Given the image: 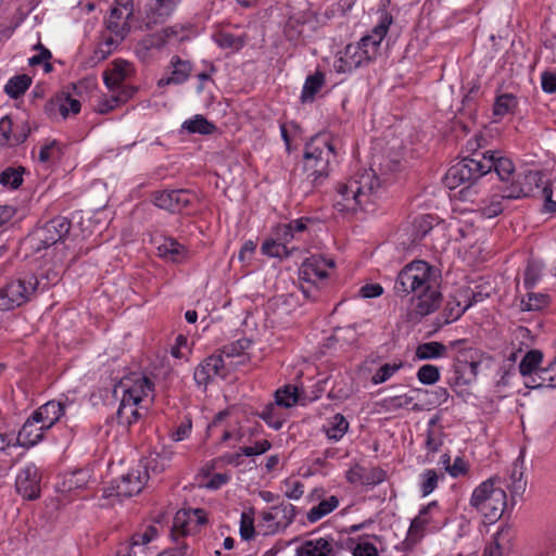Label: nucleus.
<instances>
[{
	"label": "nucleus",
	"instance_id": "1",
	"mask_svg": "<svg viewBox=\"0 0 556 556\" xmlns=\"http://www.w3.org/2000/svg\"><path fill=\"white\" fill-rule=\"evenodd\" d=\"M484 164L486 175L494 172L500 180L496 191L502 199L518 200L532 197L534 189L542 184L543 173L540 170H526L516 173L511 159L501 151H485Z\"/></svg>",
	"mask_w": 556,
	"mask_h": 556
},
{
	"label": "nucleus",
	"instance_id": "2",
	"mask_svg": "<svg viewBox=\"0 0 556 556\" xmlns=\"http://www.w3.org/2000/svg\"><path fill=\"white\" fill-rule=\"evenodd\" d=\"M337 157L333 139L328 132H318L311 137L304 146L303 173L305 179L316 187L324 182L330 174V164Z\"/></svg>",
	"mask_w": 556,
	"mask_h": 556
},
{
	"label": "nucleus",
	"instance_id": "3",
	"mask_svg": "<svg viewBox=\"0 0 556 556\" xmlns=\"http://www.w3.org/2000/svg\"><path fill=\"white\" fill-rule=\"evenodd\" d=\"M450 350L455 351L453 358V375L447 384L458 394L457 388L472 383L478 374L485 353L470 345L468 339H458L450 342Z\"/></svg>",
	"mask_w": 556,
	"mask_h": 556
},
{
	"label": "nucleus",
	"instance_id": "4",
	"mask_svg": "<svg viewBox=\"0 0 556 556\" xmlns=\"http://www.w3.org/2000/svg\"><path fill=\"white\" fill-rule=\"evenodd\" d=\"M470 505L483 516L488 523H494L501 519L507 507V495L501 485V478L494 476L480 483L472 492Z\"/></svg>",
	"mask_w": 556,
	"mask_h": 556
},
{
	"label": "nucleus",
	"instance_id": "5",
	"mask_svg": "<svg viewBox=\"0 0 556 556\" xmlns=\"http://www.w3.org/2000/svg\"><path fill=\"white\" fill-rule=\"evenodd\" d=\"M50 282L42 283L35 274H23L11 278L0 288V311H12L36 298L38 291H46Z\"/></svg>",
	"mask_w": 556,
	"mask_h": 556
},
{
	"label": "nucleus",
	"instance_id": "6",
	"mask_svg": "<svg viewBox=\"0 0 556 556\" xmlns=\"http://www.w3.org/2000/svg\"><path fill=\"white\" fill-rule=\"evenodd\" d=\"M434 268L428 262L417 260L405 265L395 279L394 291L399 296L414 295L432 285Z\"/></svg>",
	"mask_w": 556,
	"mask_h": 556
},
{
	"label": "nucleus",
	"instance_id": "7",
	"mask_svg": "<svg viewBox=\"0 0 556 556\" xmlns=\"http://www.w3.org/2000/svg\"><path fill=\"white\" fill-rule=\"evenodd\" d=\"M72 222L65 216H55L35 229L27 236L26 242L34 253H40L58 242H63L70 235Z\"/></svg>",
	"mask_w": 556,
	"mask_h": 556
},
{
	"label": "nucleus",
	"instance_id": "8",
	"mask_svg": "<svg viewBox=\"0 0 556 556\" xmlns=\"http://www.w3.org/2000/svg\"><path fill=\"white\" fill-rule=\"evenodd\" d=\"M380 176L374 168L365 170L358 177L350 179L346 184L338 187V192L345 201L352 199L356 205L362 206L371 201V197L379 193L383 189Z\"/></svg>",
	"mask_w": 556,
	"mask_h": 556
},
{
	"label": "nucleus",
	"instance_id": "9",
	"mask_svg": "<svg viewBox=\"0 0 556 556\" xmlns=\"http://www.w3.org/2000/svg\"><path fill=\"white\" fill-rule=\"evenodd\" d=\"M485 175L484 153H475L452 165L444 176V184L448 189L465 184L471 186Z\"/></svg>",
	"mask_w": 556,
	"mask_h": 556
},
{
	"label": "nucleus",
	"instance_id": "10",
	"mask_svg": "<svg viewBox=\"0 0 556 556\" xmlns=\"http://www.w3.org/2000/svg\"><path fill=\"white\" fill-rule=\"evenodd\" d=\"M31 127L28 119L23 121L14 127L11 115L0 118V152L15 149L25 143L31 135Z\"/></svg>",
	"mask_w": 556,
	"mask_h": 556
},
{
	"label": "nucleus",
	"instance_id": "11",
	"mask_svg": "<svg viewBox=\"0 0 556 556\" xmlns=\"http://www.w3.org/2000/svg\"><path fill=\"white\" fill-rule=\"evenodd\" d=\"M191 195L188 189L159 190L152 192L151 201L159 208L176 214L192 204Z\"/></svg>",
	"mask_w": 556,
	"mask_h": 556
},
{
	"label": "nucleus",
	"instance_id": "12",
	"mask_svg": "<svg viewBox=\"0 0 556 556\" xmlns=\"http://www.w3.org/2000/svg\"><path fill=\"white\" fill-rule=\"evenodd\" d=\"M154 391V382L146 377L141 376L134 381V384L125 389L121 404L116 412L117 421H124L125 410L137 406L144 396H148L150 392Z\"/></svg>",
	"mask_w": 556,
	"mask_h": 556
},
{
	"label": "nucleus",
	"instance_id": "13",
	"mask_svg": "<svg viewBox=\"0 0 556 556\" xmlns=\"http://www.w3.org/2000/svg\"><path fill=\"white\" fill-rule=\"evenodd\" d=\"M442 301L443 295L433 282L427 290H421L413 296L414 308L409 314L410 319L420 320L422 317L432 314L441 306Z\"/></svg>",
	"mask_w": 556,
	"mask_h": 556
},
{
	"label": "nucleus",
	"instance_id": "14",
	"mask_svg": "<svg viewBox=\"0 0 556 556\" xmlns=\"http://www.w3.org/2000/svg\"><path fill=\"white\" fill-rule=\"evenodd\" d=\"M148 482V475L138 465L112 482V489L118 497H131L142 491Z\"/></svg>",
	"mask_w": 556,
	"mask_h": 556
},
{
	"label": "nucleus",
	"instance_id": "15",
	"mask_svg": "<svg viewBox=\"0 0 556 556\" xmlns=\"http://www.w3.org/2000/svg\"><path fill=\"white\" fill-rule=\"evenodd\" d=\"M40 481L41 475L39 469L34 464H29L22 469L16 477V492L22 495L24 500H37L40 496Z\"/></svg>",
	"mask_w": 556,
	"mask_h": 556
},
{
	"label": "nucleus",
	"instance_id": "16",
	"mask_svg": "<svg viewBox=\"0 0 556 556\" xmlns=\"http://www.w3.org/2000/svg\"><path fill=\"white\" fill-rule=\"evenodd\" d=\"M387 471L381 467L366 468L355 464L345 472V479L351 484H359L372 489L387 479Z\"/></svg>",
	"mask_w": 556,
	"mask_h": 556
},
{
	"label": "nucleus",
	"instance_id": "17",
	"mask_svg": "<svg viewBox=\"0 0 556 556\" xmlns=\"http://www.w3.org/2000/svg\"><path fill=\"white\" fill-rule=\"evenodd\" d=\"M225 377V363L222 354H212L195 368L193 378L197 384L206 387L215 377Z\"/></svg>",
	"mask_w": 556,
	"mask_h": 556
},
{
	"label": "nucleus",
	"instance_id": "18",
	"mask_svg": "<svg viewBox=\"0 0 556 556\" xmlns=\"http://www.w3.org/2000/svg\"><path fill=\"white\" fill-rule=\"evenodd\" d=\"M91 473L87 468L65 472L62 476V480L58 482L56 490L68 496L79 494L83 490L88 488Z\"/></svg>",
	"mask_w": 556,
	"mask_h": 556
},
{
	"label": "nucleus",
	"instance_id": "19",
	"mask_svg": "<svg viewBox=\"0 0 556 556\" xmlns=\"http://www.w3.org/2000/svg\"><path fill=\"white\" fill-rule=\"evenodd\" d=\"M47 430L49 429L45 428V425L40 424V421L31 420L30 415L18 431L14 445L26 448L35 446L43 440Z\"/></svg>",
	"mask_w": 556,
	"mask_h": 556
},
{
	"label": "nucleus",
	"instance_id": "20",
	"mask_svg": "<svg viewBox=\"0 0 556 556\" xmlns=\"http://www.w3.org/2000/svg\"><path fill=\"white\" fill-rule=\"evenodd\" d=\"M65 406L58 401H48L31 413V420H38L51 429L64 415Z\"/></svg>",
	"mask_w": 556,
	"mask_h": 556
},
{
	"label": "nucleus",
	"instance_id": "21",
	"mask_svg": "<svg viewBox=\"0 0 556 556\" xmlns=\"http://www.w3.org/2000/svg\"><path fill=\"white\" fill-rule=\"evenodd\" d=\"M439 511L440 505L438 501H432L428 503L426 506H424L419 510L418 515L412 520L407 533L408 536L414 538L417 541H420L425 535L426 528L429 527L432 522H434V519L432 517H429V519H424V516Z\"/></svg>",
	"mask_w": 556,
	"mask_h": 556
},
{
	"label": "nucleus",
	"instance_id": "22",
	"mask_svg": "<svg viewBox=\"0 0 556 556\" xmlns=\"http://www.w3.org/2000/svg\"><path fill=\"white\" fill-rule=\"evenodd\" d=\"M471 306V303L463 304L456 296H451L446 302L441 316H438L433 323V332L438 331L444 325H448L459 319L463 314Z\"/></svg>",
	"mask_w": 556,
	"mask_h": 556
},
{
	"label": "nucleus",
	"instance_id": "23",
	"mask_svg": "<svg viewBox=\"0 0 556 556\" xmlns=\"http://www.w3.org/2000/svg\"><path fill=\"white\" fill-rule=\"evenodd\" d=\"M326 258L318 255H312L302 263L299 275L300 278L307 282H316L328 277L325 269Z\"/></svg>",
	"mask_w": 556,
	"mask_h": 556
},
{
	"label": "nucleus",
	"instance_id": "24",
	"mask_svg": "<svg viewBox=\"0 0 556 556\" xmlns=\"http://www.w3.org/2000/svg\"><path fill=\"white\" fill-rule=\"evenodd\" d=\"M334 555L333 539L319 538L306 540L295 549V556H332Z\"/></svg>",
	"mask_w": 556,
	"mask_h": 556
},
{
	"label": "nucleus",
	"instance_id": "25",
	"mask_svg": "<svg viewBox=\"0 0 556 556\" xmlns=\"http://www.w3.org/2000/svg\"><path fill=\"white\" fill-rule=\"evenodd\" d=\"M170 64L174 67L170 76L161 78L157 83L159 87L180 85L189 79L193 68L190 61L182 60L180 56L174 55L170 60Z\"/></svg>",
	"mask_w": 556,
	"mask_h": 556
},
{
	"label": "nucleus",
	"instance_id": "26",
	"mask_svg": "<svg viewBox=\"0 0 556 556\" xmlns=\"http://www.w3.org/2000/svg\"><path fill=\"white\" fill-rule=\"evenodd\" d=\"M159 255L167 262L184 263L188 257V250L174 238H165L157 247Z\"/></svg>",
	"mask_w": 556,
	"mask_h": 556
},
{
	"label": "nucleus",
	"instance_id": "27",
	"mask_svg": "<svg viewBox=\"0 0 556 556\" xmlns=\"http://www.w3.org/2000/svg\"><path fill=\"white\" fill-rule=\"evenodd\" d=\"M526 387L531 389L556 388V364L552 362L547 367L539 368L529 377Z\"/></svg>",
	"mask_w": 556,
	"mask_h": 556
},
{
	"label": "nucleus",
	"instance_id": "28",
	"mask_svg": "<svg viewBox=\"0 0 556 556\" xmlns=\"http://www.w3.org/2000/svg\"><path fill=\"white\" fill-rule=\"evenodd\" d=\"M391 5V0H380L378 5L377 13L379 14V20L377 25L372 27L374 37H378V39H384L390 26L394 22V17L392 13L389 11Z\"/></svg>",
	"mask_w": 556,
	"mask_h": 556
},
{
	"label": "nucleus",
	"instance_id": "29",
	"mask_svg": "<svg viewBox=\"0 0 556 556\" xmlns=\"http://www.w3.org/2000/svg\"><path fill=\"white\" fill-rule=\"evenodd\" d=\"M450 350V343L444 344L439 341L420 343L415 351V357L420 361L435 359L445 357Z\"/></svg>",
	"mask_w": 556,
	"mask_h": 556
},
{
	"label": "nucleus",
	"instance_id": "30",
	"mask_svg": "<svg viewBox=\"0 0 556 556\" xmlns=\"http://www.w3.org/2000/svg\"><path fill=\"white\" fill-rule=\"evenodd\" d=\"M129 63L124 60H116L113 62V68L105 72L103 75L104 85L110 90H116L121 87L125 78L128 76Z\"/></svg>",
	"mask_w": 556,
	"mask_h": 556
},
{
	"label": "nucleus",
	"instance_id": "31",
	"mask_svg": "<svg viewBox=\"0 0 556 556\" xmlns=\"http://www.w3.org/2000/svg\"><path fill=\"white\" fill-rule=\"evenodd\" d=\"M518 98L513 93H502L495 97L492 113L496 119L505 115L515 114L518 108Z\"/></svg>",
	"mask_w": 556,
	"mask_h": 556
},
{
	"label": "nucleus",
	"instance_id": "32",
	"mask_svg": "<svg viewBox=\"0 0 556 556\" xmlns=\"http://www.w3.org/2000/svg\"><path fill=\"white\" fill-rule=\"evenodd\" d=\"M325 81L326 76L321 71H316L313 75H308L305 79L301 93L302 103L313 102L315 100V96L325 85Z\"/></svg>",
	"mask_w": 556,
	"mask_h": 556
},
{
	"label": "nucleus",
	"instance_id": "33",
	"mask_svg": "<svg viewBox=\"0 0 556 556\" xmlns=\"http://www.w3.org/2000/svg\"><path fill=\"white\" fill-rule=\"evenodd\" d=\"M403 170V164L400 160L384 157L379 163L377 175L380 176V181L386 188L388 185L395 180L397 174Z\"/></svg>",
	"mask_w": 556,
	"mask_h": 556
},
{
	"label": "nucleus",
	"instance_id": "34",
	"mask_svg": "<svg viewBox=\"0 0 556 556\" xmlns=\"http://www.w3.org/2000/svg\"><path fill=\"white\" fill-rule=\"evenodd\" d=\"M191 516L194 518L197 525L203 526L208 522L206 513L203 508H194L189 510L180 509L175 515L174 528H181V530L186 534L187 519L191 520Z\"/></svg>",
	"mask_w": 556,
	"mask_h": 556
},
{
	"label": "nucleus",
	"instance_id": "35",
	"mask_svg": "<svg viewBox=\"0 0 556 556\" xmlns=\"http://www.w3.org/2000/svg\"><path fill=\"white\" fill-rule=\"evenodd\" d=\"M168 462L169 459L165 455L154 453L141 458L138 463V467L147 472L149 479L150 473L159 475L163 472L168 466Z\"/></svg>",
	"mask_w": 556,
	"mask_h": 556
},
{
	"label": "nucleus",
	"instance_id": "36",
	"mask_svg": "<svg viewBox=\"0 0 556 556\" xmlns=\"http://www.w3.org/2000/svg\"><path fill=\"white\" fill-rule=\"evenodd\" d=\"M31 77L20 74L11 77L4 86V92L13 100L21 98L31 85Z\"/></svg>",
	"mask_w": 556,
	"mask_h": 556
},
{
	"label": "nucleus",
	"instance_id": "37",
	"mask_svg": "<svg viewBox=\"0 0 556 556\" xmlns=\"http://www.w3.org/2000/svg\"><path fill=\"white\" fill-rule=\"evenodd\" d=\"M344 54L349 62L354 63V70L368 65L374 61V52H369V49L354 46V43L346 45Z\"/></svg>",
	"mask_w": 556,
	"mask_h": 556
},
{
	"label": "nucleus",
	"instance_id": "38",
	"mask_svg": "<svg viewBox=\"0 0 556 556\" xmlns=\"http://www.w3.org/2000/svg\"><path fill=\"white\" fill-rule=\"evenodd\" d=\"M176 0H155L153 7L147 12V17L153 24L163 23L176 7Z\"/></svg>",
	"mask_w": 556,
	"mask_h": 556
},
{
	"label": "nucleus",
	"instance_id": "39",
	"mask_svg": "<svg viewBox=\"0 0 556 556\" xmlns=\"http://www.w3.org/2000/svg\"><path fill=\"white\" fill-rule=\"evenodd\" d=\"M123 18V11L119 8H112L110 16L106 21V28L110 30L112 35H115L119 38H125L130 30L127 21H124L122 23Z\"/></svg>",
	"mask_w": 556,
	"mask_h": 556
},
{
	"label": "nucleus",
	"instance_id": "40",
	"mask_svg": "<svg viewBox=\"0 0 556 556\" xmlns=\"http://www.w3.org/2000/svg\"><path fill=\"white\" fill-rule=\"evenodd\" d=\"M25 173L26 168L22 165L16 167L9 166L0 173V185L16 190L23 185Z\"/></svg>",
	"mask_w": 556,
	"mask_h": 556
},
{
	"label": "nucleus",
	"instance_id": "41",
	"mask_svg": "<svg viewBox=\"0 0 556 556\" xmlns=\"http://www.w3.org/2000/svg\"><path fill=\"white\" fill-rule=\"evenodd\" d=\"M551 304V296L547 293H535L528 290L526 296L521 299L520 307L526 312H536L547 307Z\"/></svg>",
	"mask_w": 556,
	"mask_h": 556
},
{
	"label": "nucleus",
	"instance_id": "42",
	"mask_svg": "<svg viewBox=\"0 0 556 556\" xmlns=\"http://www.w3.org/2000/svg\"><path fill=\"white\" fill-rule=\"evenodd\" d=\"M182 129L189 134L211 135L216 131L217 127L203 115H195L193 118L185 121Z\"/></svg>",
	"mask_w": 556,
	"mask_h": 556
},
{
	"label": "nucleus",
	"instance_id": "43",
	"mask_svg": "<svg viewBox=\"0 0 556 556\" xmlns=\"http://www.w3.org/2000/svg\"><path fill=\"white\" fill-rule=\"evenodd\" d=\"M339 506V498L334 495H331L327 500H323L316 506L312 507L307 513V520L311 523H314L332 513Z\"/></svg>",
	"mask_w": 556,
	"mask_h": 556
},
{
	"label": "nucleus",
	"instance_id": "44",
	"mask_svg": "<svg viewBox=\"0 0 556 556\" xmlns=\"http://www.w3.org/2000/svg\"><path fill=\"white\" fill-rule=\"evenodd\" d=\"M480 97L481 96L466 92L462 99V106L458 110V114L472 125L477 123Z\"/></svg>",
	"mask_w": 556,
	"mask_h": 556
},
{
	"label": "nucleus",
	"instance_id": "45",
	"mask_svg": "<svg viewBox=\"0 0 556 556\" xmlns=\"http://www.w3.org/2000/svg\"><path fill=\"white\" fill-rule=\"evenodd\" d=\"M543 359V353L540 350H530L522 357L519 364V372L523 377H530L540 367Z\"/></svg>",
	"mask_w": 556,
	"mask_h": 556
},
{
	"label": "nucleus",
	"instance_id": "46",
	"mask_svg": "<svg viewBox=\"0 0 556 556\" xmlns=\"http://www.w3.org/2000/svg\"><path fill=\"white\" fill-rule=\"evenodd\" d=\"M277 406L276 401L269 402L261 413H255L254 415L263 419L270 428L279 430L285 420L281 412L277 409Z\"/></svg>",
	"mask_w": 556,
	"mask_h": 556
},
{
	"label": "nucleus",
	"instance_id": "47",
	"mask_svg": "<svg viewBox=\"0 0 556 556\" xmlns=\"http://www.w3.org/2000/svg\"><path fill=\"white\" fill-rule=\"evenodd\" d=\"M276 404L280 407L290 408L299 401V389L293 384H286L275 391Z\"/></svg>",
	"mask_w": 556,
	"mask_h": 556
},
{
	"label": "nucleus",
	"instance_id": "48",
	"mask_svg": "<svg viewBox=\"0 0 556 556\" xmlns=\"http://www.w3.org/2000/svg\"><path fill=\"white\" fill-rule=\"evenodd\" d=\"M214 41L222 49L241 50L247 42L245 36H236L228 31H218L214 35Z\"/></svg>",
	"mask_w": 556,
	"mask_h": 556
},
{
	"label": "nucleus",
	"instance_id": "49",
	"mask_svg": "<svg viewBox=\"0 0 556 556\" xmlns=\"http://www.w3.org/2000/svg\"><path fill=\"white\" fill-rule=\"evenodd\" d=\"M261 251L266 256L278 257L280 260L288 258L292 253V250L283 245L275 237L266 239L262 243Z\"/></svg>",
	"mask_w": 556,
	"mask_h": 556
},
{
	"label": "nucleus",
	"instance_id": "50",
	"mask_svg": "<svg viewBox=\"0 0 556 556\" xmlns=\"http://www.w3.org/2000/svg\"><path fill=\"white\" fill-rule=\"evenodd\" d=\"M349 421L346 418L337 413L330 420V426L326 429V435L329 440L339 441L349 430Z\"/></svg>",
	"mask_w": 556,
	"mask_h": 556
},
{
	"label": "nucleus",
	"instance_id": "51",
	"mask_svg": "<svg viewBox=\"0 0 556 556\" xmlns=\"http://www.w3.org/2000/svg\"><path fill=\"white\" fill-rule=\"evenodd\" d=\"M416 377L420 383L433 386L440 380V368L432 364L422 365L418 368Z\"/></svg>",
	"mask_w": 556,
	"mask_h": 556
},
{
	"label": "nucleus",
	"instance_id": "52",
	"mask_svg": "<svg viewBox=\"0 0 556 556\" xmlns=\"http://www.w3.org/2000/svg\"><path fill=\"white\" fill-rule=\"evenodd\" d=\"M439 478H444V473L438 472L434 469H427L421 475V483H420V492L422 496H428L431 494L438 486Z\"/></svg>",
	"mask_w": 556,
	"mask_h": 556
},
{
	"label": "nucleus",
	"instance_id": "53",
	"mask_svg": "<svg viewBox=\"0 0 556 556\" xmlns=\"http://www.w3.org/2000/svg\"><path fill=\"white\" fill-rule=\"evenodd\" d=\"M435 217L426 214L414 220V238L415 240H422L433 228Z\"/></svg>",
	"mask_w": 556,
	"mask_h": 556
},
{
	"label": "nucleus",
	"instance_id": "54",
	"mask_svg": "<svg viewBox=\"0 0 556 556\" xmlns=\"http://www.w3.org/2000/svg\"><path fill=\"white\" fill-rule=\"evenodd\" d=\"M414 401L413 396L409 395H396L386 397L381 401V407L387 412H394L401 408L408 407Z\"/></svg>",
	"mask_w": 556,
	"mask_h": 556
},
{
	"label": "nucleus",
	"instance_id": "55",
	"mask_svg": "<svg viewBox=\"0 0 556 556\" xmlns=\"http://www.w3.org/2000/svg\"><path fill=\"white\" fill-rule=\"evenodd\" d=\"M62 154L63 151L61 143L58 140L53 139L49 143H46L40 148L38 159L40 163H48L54 157L60 159Z\"/></svg>",
	"mask_w": 556,
	"mask_h": 556
},
{
	"label": "nucleus",
	"instance_id": "56",
	"mask_svg": "<svg viewBox=\"0 0 556 556\" xmlns=\"http://www.w3.org/2000/svg\"><path fill=\"white\" fill-rule=\"evenodd\" d=\"M304 24H305V21H304L303 15L302 16H298V15L289 16V18L287 20L285 27H283L285 36L289 40L298 39L302 34L301 27Z\"/></svg>",
	"mask_w": 556,
	"mask_h": 556
},
{
	"label": "nucleus",
	"instance_id": "57",
	"mask_svg": "<svg viewBox=\"0 0 556 556\" xmlns=\"http://www.w3.org/2000/svg\"><path fill=\"white\" fill-rule=\"evenodd\" d=\"M403 363H386L383 364L371 377V382L374 384H380L390 379L400 368H402Z\"/></svg>",
	"mask_w": 556,
	"mask_h": 556
},
{
	"label": "nucleus",
	"instance_id": "58",
	"mask_svg": "<svg viewBox=\"0 0 556 556\" xmlns=\"http://www.w3.org/2000/svg\"><path fill=\"white\" fill-rule=\"evenodd\" d=\"M536 189H541L540 194H541V198L544 199V204H543L542 211L544 213L555 214L556 213V201H554L552 199V197H553L552 181H549V180H547L546 182L542 181L540 187L535 188L534 190H536Z\"/></svg>",
	"mask_w": 556,
	"mask_h": 556
},
{
	"label": "nucleus",
	"instance_id": "59",
	"mask_svg": "<svg viewBox=\"0 0 556 556\" xmlns=\"http://www.w3.org/2000/svg\"><path fill=\"white\" fill-rule=\"evenodd\" d=\"M252 344V341L247 338H241L223 346L222 354L227 357H237L244 353Z\"/></svg>",
	"mask_w": 556,
	"mask_h": 556
},
{
	"label": "nucleus",
	"instance_id": "60",
	"mask_svg": "<svg viewBox=\"0 0 556 556\" xmlns=\"http://www.w3.org/2000/svg\"><path fill=\"white\" fill-rule=\"evenodd\" d=\"M125 38H119L114 35L110 36L109 38L104 39V42L102 43L106 49L99 48L94 50L92 60H96V62H101L105 60L113 50L119 45L121 41H123Z\"/></svg>",
	"mask_w": 556,
	"mask_h": 556
},
{
	"label": "nucleus",
	"instance_id": "61",
	"mask_svg": "<svg viewBox=\"0 0 556 556\" xmlns=\"http://www.w3.org/2000/svg\"><path fill=\"white\" fill-rule=\"evenodd\" d=\"M62 117L65 119L71 114L77 115L80 112L81 103L79 100L71 97L70 93L62 91Z\"/></svg>",
	"mask_w": 556,
	"mask_h": 556
},
{
	"label": "nucleus",
	"instance_id": "62",
	"mask_svg": "<svg viewBox=\"0 0 556 556\" xmlns=\"http://www.w3.org/2000/svg\"><path fill=\"white\" fill-rule=\"evenodd\" d=\"M179 34L177 26H168L162 29L161 33L151 36V45L156 48H162L169 42L172 38H176Z\"/></svg>",
	"mask_w": 556,
	"mask_h": 556
},
{
	"label": "nucleus",
	"instance_id": "63",
	"mask_svg": "<svg viewBox=\"0 0 556 556\" xmlns=\"http://www.w3.org/2000/svg\"><path fill=\"white\" fill-rule=\"evenodd\" d=\"M541 278V268L535 262H529L523 274V286L527 290L534 288Z\"/></svg>",
	"mask_w": 556,
	"mask_h": 556
},
{
	"label": "nucleus",
	"instance_id": "64",
	"mask_svg": "<svg viewBox=\"0 0 556 556\" xmlns=\"http://www.w3.org/2000/svg\"><path fill=\"white\" fill-rule=\"evenodd\" d=\"M502 200L503 199L501 198L500 192L497 191V193H495L492 197L491 202L489 204L484 205L483 207H481L482 215L488 218H493V217H496L500 214H502L504 211Z\"/></svg>",
	"mask_w": 556,
	"mask_h": 556
}]
</instances>
